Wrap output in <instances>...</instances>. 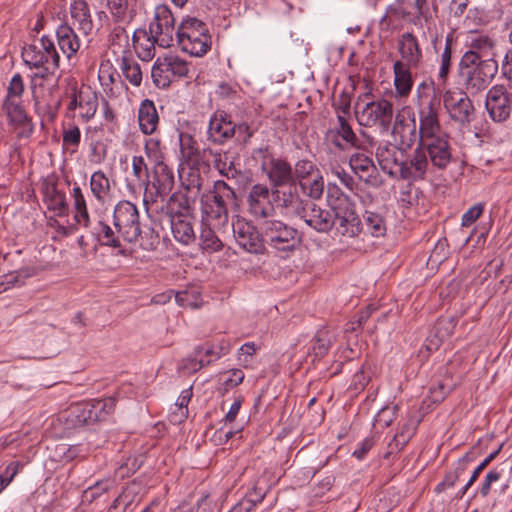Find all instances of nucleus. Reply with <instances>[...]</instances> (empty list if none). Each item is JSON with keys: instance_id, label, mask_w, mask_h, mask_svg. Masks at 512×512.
I'll return each mask as SVG.
<instances>
[{"instance_id": "obj_1", "label": "nucleus", "mask_w": 512, "mask_h": 512, "mask_svg": "<svg viewBox=\"0 0 512 512\" xmlns=\"http://www.w3.org/2000/svg\"><path fill=\"white\" fill-rule=\"evenodd\" d=\"M354 114L360 126L387 132L392 123L394 106L391 101L366 92L358 96Z\"/></svg>"}, {"instance_id": "obj_2", "label": "nucleus", "mask_w": 512, "mask_h": 512, "mask_svg": "<svg viewBox=\"0 0 512 512\" xmlns=\"http://www.w3.org/2000/svg\"><path fill=\"white\" fill-rule=\"evenodd\" d=\"M499 70L496 59L471 61L460 58L457 66V77L463 91L476 96L489 88Z\"/></svg>"}, {"instance_id": "obj_3", "label": "nucleus", "mask_w": 512, "mask_h": 512, "mask_svg": "<svg viewBox=\"0 0 512 512\" xmlns=\"http://www.w3.org/2000/svg\"><path fill=\"white\" fill-rule=\"evenodd\" d=\"M236 194L225 181L217 180L213 188L201 196V211L203 218L216 228L225 227L228 224V204L234 201Z\"/></svg>"}, {"instance_id": "obj_4", "label": "nucleus", "mask_w": 512, "mask_h": 512, "mask_svg": "<svg viewBox=\"0 0 512 512\" xmlns=\"http://www.w3.org/2000/svg\"><path fill=\"white\" fill-rule=\"evenodd\" d=\"M176 40L183 52L195 57L205 55L212 45L208 25L196 17L182 20L176 31Z\"/></svg>"}, {"instance_id": "obj_5", "label": "nucleus", "mask_w": 512, "mask_h": 512, "mask_svg": "<svg viewBox=\"0 0 512 512\" xmlns=\"http://www.w3.org/2000/svg\"><path fill=\"white\" fill-rule=\"evenodd\" d=\"M415 106L419 118V128L416 127V119L413 115L408 146L417 139L444 132L439 119L441 100L437 94H432V97H421L420 100L415 101Z\"/></svg>"}, {"instance_id": "obj_6", "label": "nucleus", "mask_w": 512, "mask_h": 512, "mask_svg": "<svg viewBox=\"0 0 512 512\" xmlns=\"http://www.w3.org/2000/svg\"><path fill=\"white\" fill-rule=\"evenodd\" d=\"M30 69L36 71L29 75V88L32 94L35 111L39 116H42L46 121L53 122L60 107V100L54 102H45L43 97L39 94L45 83L51 81L59 69L60 65L56 64H43V65H27Z\"/></svg>"}, {"instance_id": "obj_7", "label": "nucleus", "mask_w": 512, "mask_h": 512, "mask_svg": "<svg viewBox=\"0 0 512 512\" xmlns=\"http://www.w3.org/2000/svg\"><path fill=\"white\" fill-rule=\"evenodd\" d=\"M259 229L263 233L265 244L280 252L293 251L301 242L298 230L281 220H263Z\"/></svg>"}, {"instance_id": "obj_8", "label": "nucleus", "mask_w": 512, "mask_h": 512, "mask_svg": "<svg viewBox=\"0 0 512 512\" xmlns=\"http://www.w3.org/2000/svg\"><path fill=\"white\" fill-rule=\"evenodd\" d=\"M116 403L115 397L91 399L72 405L69 412L75 426L92 425L106 421L114 412Z\"/></svg>"}, {"instance_id": "obj_9", "label": "nucleus", "mask_w": 512, "mask_h": 512, "mask_svg": "<svg viewBox=\"0 0 512 512\" xmlns=\"http://www.w3.org/2000/svg\"><path fill=\"white\" fill-rule=\"evenodd\" d=\"M391 161L398 166L399 173L402 179L405 180H423L426 173L431 167V163L424 151L420 141L413 153L405 160L400 159L397 155L403 154L402 150H397L395 147L386 149Z\"/></svg>"}, {"instance_id": "obj_10", "label": "nucleus", "mask_w": 512, "mask_h": 512, "mask_svg": "<svg viewBox=\"0 0 512 512\" xmlns=\"http://www.w3.org/2000/svg\"><path fill=\"white\" fill-rule=\"evenodd\" d=\"M113 226L122 239L134 243L141 235L139 211L130 201H119L113 211Z\"/></svg>"}, {"instance_id": "obj_11", "label": "nucleus", "mask_w": 512, "mask_h": 512, "mask_svg": "<svg viewBox=\"0 0 512 512\" xmlns=\"http://www.w3.org/2000/svg\"><path fill=\"white\" fill-rule=\"evenodd\" d=\"M485 109L493 122H506L512 114V85L500 83L491 86L486 92Z\"/></svg>"}, {"instance_id": "obj_12", "label": "nucleus", "mask_w": 512, "mask_h": 512, "mask_svg": "<svg viewBox=\"0 0 512 512\" xmlns=\"http://www.w3.org/2000/svg\"><path fill=\"white\" fill-rule=\"evenodd\" d=\"M471 94L463 90L448 89L443 94V104L451 120L467 127L476 118V109Z\"/></svg>"}, {"instance_id": "obj_13", "label": "nucleus", "mask_w": 512, "mask_h": 512, "mask_svg": "<svg viewBox=\"0 0 512 512\" xmlns=\"http://www.w3.org/2000/svg\"><path fill=\"white\" fill-rule=\"evenodd\" d=\"M0 115L6 118L8 127L18 139L29 138L32 135L34 124L22 100H2Z\"/></svg>"}, {"instance_id": "obj_14", "label": "nucleus", "mask_w": 512, "mask_h": 512, "mask_svg": "<svg viewBox=\"0 0 512 512\" xmlns=\"http://www.w3.org/2000/svg\"><path fill=\"white\" fill-rule=\"evenodd\" d=\"M371 146V142H365L364 149H354L355 152L349 157V166L353 173L363 181L366 185L372 187H380L383 184L378 169L373 161L372 152L369 151L368 147Z\"/></svg>"}, {"instance_id": "obj_15", "label": "nucleus", "mask_w": 512, "mask_h": 512, "mask_svg": "<svg viewBox=\"0 0 512 512\" xmlns=\"http://www.w3.org/2000/svg\"><path fill=\"white\" fill-rule=\"evenodd\" d=\"M426 155L431 163V167L444 170L452 160V148L449 142V135L441 132L429 135L420 139Z\"/></svg>"}, {"instance_id": "obj_16", "label": "nucleus", "mask_w": 512, "mask_h": 512, "mask_svg": "<svg viewBox=\"0 0 512 512\" xmlns=\"http://www.w3.org/2000/svg\"><path fill=\"white\" fill-rule=\"evenodd\" d=\"M21 55L25 65H60V55L56 49L55 42L48 35H43L40 39L24 46Z\"/></svg>"}, {"instance_id": "obj_17", "label": "nucleus", "mask_w": 512, "mask_h": 512, "mask_svg": "<svg viewBox=\"0 0 512 512\" xmlns=\"http://www.w3.org/2000/svg\"><path fill=\"white\" fill-rule=\"evenodd\" d=\"M232 230L237 244L252 254H264L266 251L262 231L244 218L237 217L232 222Z\"/></svg>"}, {"instance_id": "obj_18", "label": "nucleus", "mask_w": 512, "mask_h": 512, "mask_svg": "<svg viewBox=\"0 0 512 512\" xmlns=\"http://www.w3.org/2000/svg\"><path fill=\"white\" fill-rule=\"evenodd\" d=\"M151 35L156 37L158 45L162 48H169L174 41L175 32V19L170 8L161 4L156 6L154 12V19L149 25Z\"/></svg>"}, {"instance_id": "obj_19", "label": "nucleus", "mask_w": 512, "mask_h": 512, "mask_svg": "<svg viewBox=\"0 0 512 512\" xmlns=\"http://www.w3.org/2000/svg\"><path fill=\"white\" fill-rule=\"evenodd\" d=\"M325 139L340 151L350 149L365 150L366 141L356 135L349 120L345 119L344 116H337V124L328 129L325 133Z\"/></svg>"}, {"instance_id": "obj_20", "label": "nucleus", "mask_w": 512, "mask_h": 512, "mask_svg": "<svg viewBox=\"0 0 512 512\" xmlns=\"http://www.w3.org/2000/svg\"><path fill=\"white\" fill-rule=\"evenodd\" d=\"M298 217L319 233H327L335 226L334 210L322 208L312 201L305 202Z\"/></svg>"}, {"instance_id": "obj_21", "label": "nucleus", "mask_w": 512, "mask_h": 512, "mask_svg": "<svg viewBox=\"0 0 512 512\" xmlns=\"http://www.w3.org/2000/svg\"><path fill=\"white\" fill-rule=\"evenodd\" d=\"M271 189L264 184H255L247 196L249 213L256 219H269L275 213L274 202L270 200Z\"/></svg>"}, {"instance_id": "obj_22", "label": "nucleus", "mask_w": 512, "mask_h": 512, "mask_svg": "<svg viewBox=\"0 0 512 512\" xmlns=\"http://www.w3.org/2000/svg\"><path fill=\"white\" fill-rule=\"evenodd\" d=\"M47 209L59 217L67 216L69 206L64 191L58 188V179L54 175L47 176L41 182L40 188Z\"/></svg>"}, {"instance_id": "obj_23", "label": "nucleus", "mask_w": 512, "mask_h": 512, "mask_svg": "<svg viewBox=\"0 0 512 512\" xmlns=\"http://www.w3.org/2000/svg\"><path fill=\"white\" fill-rule=\"evenodd\" d=\"M98 105L97 93L87 87L80 90L73 89L67 109L68 111L78 110L80 120L87 123L95 116Z\"/></svg>"}, {"instance_id": "obj_24", "label": "nucleus", "mask_w": 512, "mask_h": 512, "mask_svg": "<svg viewBox=\"0 0 512 512\" xmlns=\"http://www.w3.org/2000/svg\"><path fill=\"white\" fill-rule=\"evenodd\" d=\"M236 134V124L231 116L223 110H216L210 117L207 136L214 144L222 145Z\"/></svg>"}, {"instance_id": "obj_25", "label": "nucleus", "mask_w": 512, "mask_h": 512, "mask_svg": "<svg viewBox=\"0 0 512 512\" xmlns=\"http://www.w3.org/2000/svg\"><path fill=\"white\" fill-rule=\"evenodd\" d=\"M174 184L175 176L172 167L165 161L153 164L151 179L148 181V185L154 189V192H150L151 201L155 202L157 197L167 196Z\"/></svg>"}, {"instance_id": "obj_26", "label": "nucleus", "mask_w": 512, "mask_h": 512, "mask_svg": "<svg viewBox=\"0 0 512 512\" xmlns=\"http://www.w3.org/2000/svg\"><path fill=\"white\" fill-rule=\"evenodd\" d=\"M496 39L486 34L476 35L469 42V49L463 53L461 58L471 61H486L496 57Z\"/></svg>"}, {"instance_id": "obj_27", "label": "nucleus", "mask_w": 512, "mask_h": 512, "mask_svg": "<svg viewBox=\"0 0 512 512\" xmlns=\"http://www.w3.org/2000/svg\"><path fill=\"white\" fill-rule=\"evenodd\" d=\"M398 51L402 63L417 68L423 59V52L417 37L412 32L403 33L398 40Z\"/></svg>"}, {"instance_id": "obj_28", "label": "nucleus", "mask_w": 512, "mask_h": 512, "mask_svg": "<svg viewBox=\"0 0 512 512\" xmlns=\"http://www.w3.org/2000/svg\"><path fill=\"white\" fill-rule=\"evenodd\" d=\"M71 25L76 27L83 35L92 33L94 23L90 6L85 0H72L69 5Z\"/></svg>"}, {"instance_id": "obj_29", "label": "nucleus", "mask_w": 512, "mask_h": 512, "mask_svg": "<svg viewBox=\"0 0 512 512\" xmlns=\"http://www.w3.org/2000/svg\"><path fill=\"white\" fill-rule=\"evenodd\" d=\"M335 225L338 232L346 237H356L363 231L362 222L355 210L349 207L334 210Z\"/></svg>"}, {"instance_id": "obj_30", "label": "nucleus", "mask_w": 512, "mask_h": 512, "mask_svg": "<svg viewBox=\"0 0 512 512\" xmlns=\"http://www.w3.org/2000/svg\"><path fill=\"white\" fill-rule=\"evenodd\" d=\"M271 196L277 207L293 211L297 216L299 210L305 206L306 202L300 199L295 183L277 189H271Z\"/></svg>"}, {"instance_id": "obj_31", "label": "nucleus", "mask_w": 512, "mask_h": 512, "mask_svg": "<svg viewBox=\"0 0 512 512\" xmlns=\"http://www.w3.org/2000/svg\"><path fill=\"white\" fill-rule=\"evenodd\" d=\"M267 177L271 184V189L287 186L295 183L291 165L283 159L272 158L267 167Z\"/></svg>"}, {"instance_id": "obj_32", "label": "nucleus", "mask_w": 512, "mask_h": 512, "mask_svg": "<svg viewBox=\"0 0 512 512\" xmlns=\"http://www.w3.org/2000/svg\"><path fill=\"white\" fill-rule=\"evenodd\" d=\"M192 216L184 214H170L171 231L174 239L185 246L196 241V234L193 228Z\"/></svg>"}, {"instance_id": "obj_33", "label": "nucleus", "mask_w": 512, "mask_h": 512, "mask_svg": "<svg viewBox=\"0 0 512 512\" xmlns=\"http://www.w3.org/2000/svg\"><path fill=\"white\" fill-rule=\"evenodd\" d=\"M98 79L107 97L116 98L119 96L124 84L109 61L100 64Z\"/></svg>"}, {"instance_id": "obj_34", "label": "nucleus", "mask_w": 512, "mask_h": 512, "mask_svg": "<svg viewBox=\"0 0 512 512\" xmlns=\"http://www.w3.org/2000/svg\"><path fill=\"white\" fill-rule=\"evenodd\" d=\"M56 39L59 49L68 59L75 56L81 47V39L67 22L57 27Z\"/></svg>"}, {"instance_id": "obj_35", "label": "nucleus", "mask_w": 512, "mask_h": 512, "mask_svg": "<svg viewBox=\"0 0 512 512\" xmlns=\"http://www.w3.org/2000/svg\"><path fill=\"white\" fill-rule=\"evenodd\" d=\"M137 120L139 129L144 135L149 136L156 132L160 118L152 100L144 99L140 102Z\"/></svg>"}, {"instance_id": "obj_36", "label": "nucleus", "mask_w": 512, "mask_h": 512, "mask_svg": "<svg viewBox=\"0 0 512 512\" xmlns=\"http://www.w3.org/2000/svg\"><path fill=\"white\" fill-rule=\"evenodd\" d=\"M412 66H407L402 61H395L393 64L394 88L396 96L399 98H407L413 88L414 80L412 77Z\"/></svg>"}, {"instance_id": "obj_37", "label": "nucleus", "mask_w": 512, "mask_h": 512, "mask_svg": "<svg viewBox=\"0 0 512 512\" xmlns=\"http://www.w3.org/2000/svg\"><path fill=\"white\" fill-rule=\"evenodd\" d=\"M151 34L146 29H137L132 35L135 52L142 61L148 62L155 56V45H158V41H155L156 37Z\"/></svg>"}, {"instance_id": "obj_38", "label": "nucleus", "mask_w": 512, "mask_h": 512, "mask_svg": "<svg viewBox=\"0 0 512 512\" xmlns=\"http://www.w3.org/2000/svg\"><path fill=\"white\" fill-rule=\"evenodd\" d=\"M72 206H73V220L76 225L88 228L91 224L90 214L88 211L86 197L77 184L73 186L71 191Z\"/></svg>"}, {"instance_id": "obj_39", "label": "nucleus", "mask_w": 512, "mask_h": 512, "mask_svg": "<svg viewBox=\"0 0 512 512\" xmlns=\"http://www.w3.org/2000/svg\"><path fill=\"white\" fill-rule=\"evenodd\" d=\"M456 44L453 33H449L445 37V45L443 51L438 57V73L437 80L439 84L446 85L452 68L453 47Z\"/></svg>"}, {"instance_id": "obj_40", "label": "nucleus", "mask_w": 512, "mask_h": 512, "mask_svg": "<svg viewBox=\"0 0 512 512\" xmlns=\"http://www.w3.org/2000/svg\"><path fill=\"white\" fill-rule=\"evenodd\" d=\"M117 486L115 477H105L88 486L81 495L83 504H92Z\"/></svg>"}, {"instance_id": "obj_41", "label": "nucleus", "mask_w": 512, "mask_h": 512, "mask_svg": "<svg viewBox=\"0 0 512 512\" xmlns=\"http://www.w3.org/2000/svg\"><path fill=\"white\" fill-rule=\"evenodd\" d=\"M89 187L93 197L100 204H103L111 193L110 180L102 170H97L92 173Z\"/></svg>"}, {"instance_id": "obj_42", "label": "nucleus", "mask_w": 512, "mask_h": 512, "mask_svg": "<svg viewBox=\"0 0 512 512\" xmlns=\"http://www.w3.org/2000/svg\"><path fill=\"white\" fill-rule=\"evenodd\" d=\"M333 336L328 330L322 329L317 331L313 339L311 340V347L309 357L312 358V362L320 360L327 355L333 344Z\"/></svg>"}, {"instance_id": "obj_43", "label": "nucleus", "mask_w": 512, "mask_h": 512, "mask_svg": "<svg viewBox=\"0 0 512 512\" xmlns=\"http://www.w3.org/2000/svg\"><path fill=\"white\" fill-rule=\"evenodd\" d=\"M363 231L374 237L384 236L387 231V223L382 213L366 210L363 214Z\"/></svg>"}, {"instance_id": "obj_44", "label": "nucleus", "mask_w": 512, "mask_h": 512, "mask_svg": "<svg viewBox=\"0 0 512 512\" xmlns=\"http://www.w3.org/2000/svg\"><path fill=\"white\" fill-rule=\"evenodd\" d=\"M218 229L219 228L213 226V223L209 224L203 218L202 229L200 232V246L203 250L209 253L218 252L222 250L223 243L216 234V230Z\"/></svg>"}, {"instance_id": "obj_45", "label": "nucleus", "mask_w": 512, "mask_h": 512, "mask_svg": "<svg viewBox=\"0 0 512 512\" xmlns=\"http://www.w3.org/2000/svg\"><path fill=\"white\" fill-rule=\"evenodd\" d=\"M198 194L193 193L191 191L185 192H174L170 198L169 203L173 207L176 206V210L171 212V214H186L192 216L194 211V204Z\"/></svg>"}, {"instance_id": "obj_46", "label": "nucleus", "mask_w": 512, "mask_h": 512, "mask_svg": "<svg viewBox=\"0 0 512 512\" xmlns=\"http://www.w3.org/2000/svg\"><path fill=\"white\" fill-rule=\"evenodd\" d=\"M475 458L473 451H468L460 457L455 462L453 469L444 475L443 479L445 484H447L449 488H453L462 475L467 471L469 464L475 461Z\"/></svg>"}, {"instance_id": "obj_47", "label": "nucleus", "mask_w": 512, "mask_h": 512, "mask_svg": "<svg viewBox=\"0 0 512 512\" xmlns=\"http://www.w3.org/2000/svg\"><path fill=\"white\" fill-rule=\"evenodd\" d=\"M181 186L185 191H191L199 195L203 186V177L198 167L190 166L179 174Z\"/></svg>"}, {"instance_id": "obj_48", "label": "nucleus", "mask_w": 512, "mask_h": 512, "mask_svg": "<svg viewBox=\"0 0 512 512\" xmlns=\"http://www.w3.org/2000/svg\"><path fill=\"white\" fill-rule=\"evenodd\" d=\"M151 77L158 88L164 89L170 86L172 78L165 57L157 58L151 70Z\"/></svg>"}, {"instance_id": "obj_49", "label": "nucleus", "mask_w": 512, "mask_h": 512, "mask_svg": "<svg viewBox=\"0 0 512 512\" xmlns=\"http://www.w3.org/2000/svg\"><path fill=\"white\" fill-rule=\"evenodd\" d=\"M501 448H502V446H500L495 451L491 452L489 455H487L482 460V462L473 470V472H472L470 478L468 479V481L466 482V484L456 492L454 499L461 500L465 496V494L468 492V490L471 488V486L475 483V481L478 479V477L483 472V470L497 457V455L501 451Z\"/></svg>"}, {"instance_id": "obj_50", "label": "nucleus", "mask_w": 512, "mask_h": 512, "mask_svg": "<svg viewBox=\"0 0 512 512\" xmlns=\"http://www.w3.org/2000/svg\"><path fill=\"white\" fill-rule=\"evenodd\" d=\"M120 69L124 77L133 85L140 86L142 82V71L140 65L130 57L122 56Z\"/></svg>"}, {"instance_id": "obj_51", "label": "nucleus", "mask_w": 512, "mask_h": 512, "mask_svg": "<svg viewBox=\"0 0 512 512\" xmlns=\"http://www.w3.org/2000/svg\"><path fill=\"white\" fill-rule=\"evenodd\" d=\"M321 174L319 168L312 161L307 159L298 160L293 171L296 185L308 178H313Z\"/></svg>"}, {"instance_id": "obj_52", "label": "nucleus", "mask_w": 512, "mask_h": 512, "mask_svg": "<svg viewBox=\"0 0 512 512\" xmlns=\"http://www.w3.org/2000/svg\"><path fill=\"white\" fill-rule=\"evenodd\" d=\"M98 236V240L105 246H110L113 248H121L122 237L117 233L116 230H113L108 224L104 222L98 223V229L96 231Z\"/></svg>"}, {"instance_id": "obj_53", "label": "nucleus", "mask_w": 512, "mask_h": 512, "mask_svg": "<svg viewBox=\"0 0 512 512\" xmlns=\"http://www.w3.org/2000/svg\"><path fill=\"white\" fill-rule=\"evenodd\" d=\"M107 9L115 23L130 22L133 18L128 14V0H107Z\"/></svg>"}, {"instance_id": "obj_54", "label": "nucleus", "mask_w": 512, "mask_h": 512, "mask_svg": "<svg viewBox=\"0 0 512 512\" xmlns=\"http://www.w3.org/2000/svg\"><path fill=\"white\" fill-rule=\"evenodd\" d=\"M298 185L303 194L313 200H318L323 195L324 179L322 174L313 178H308L305 181L298 183Z\"/></svg>"}, {"instance_id": "obj_55", "label": "nucleus", "mask_w": 512, "mask_h": 512, "mask_svg": "<svg viewBox=\"0 0 512 512\" xmlns=\"http://www.w3.org/2000/svg\"><path fill=\"white\" fill-rule=\"evenodd\" d=\"M176 302L184 308H199L202 305V297L195 287L179 291L175 294Z\"/></svg>"}, {"instance_id": "obj_56", "label": "nucleus", "mask_w": 512, "mask_h": 512, "mask_svg": "<svg viewBox=\"0 0 512 512\" xmlns=\"http://www.w3.org/2000/svg\"><path fill=\"white\" fill-rule=\"evenodd\" d=\"M169 67L172 80L174 78L188 77L190 64L178 55L164 56Z\"/></svg>"}, {"instance_id": "obj_57", "label": "nucleus", "mask_w": 512, "mask_h": 512, "mask_svg": "<svg viewBox=\"0 0 512 512\" xmlns=\"http://www.w3.org/2000/svg\"><path fill=\"white\" fill-rule=\"evenodd\" d=\"M227 157L223 158L221 153L214 154L213 165L218 172L227 179H235L241 175V171L235 167V164L226 161Z\"/></svg>"}, {"instance_id": "obj_58", "label": "nucleus", "mask_w": 512, "mask_h": 512, "mask_svg": "<svg viewBox=\"0 0 512 512\" xmlns=\"http://www.w3.org/2000/svg\"><path fill=\"white\" fill-rule=\"evenodd\" d=\"M24 92V79L20 73H15L7 85L6 95L3 100H21Z\"/></svg>"}, {"instance_id": "obj_59", "label": "nucleus", "mask_w": 512, "mask_h": 512, "mask_svg": "<svg viewBox=\"0 0 512 512\" xmlns=\"http://www.w3.org/2000/svg\"><path fill=\"white\" fill-rule=\"evenodd\" d=\"M212 362L213 359H205L201 356V349H195L191 356L183 360L181 368L188 373H195Z\"/></svg>"}, {"instance_id": "obj_60", "label": "nucleus", "mask_w": 512, "mask_h": 512, "mask_svg": "<svg viewBox=\"0 0 512 512\" xmlns=\"http://www.w3.org/2000/svg\"><path fill=\"white\" fill-rule=\"evenodd\" d=\"M144 152L147 158L156 164L164 161V153L161 147V140L158 138H147L144 142Z\"/></svg>"}, {"instance_id": "obj_61", "label": "nucleus", "mask_w": 512, "mask_h": 512, "mask_svg": "<svg viewBox=\"0 0 512 512\" xmlns=\"http://www.w3.org/2000/svg\"><path fill=\"white\" fill-rule=\"evenodd\" d=\"M36 274V268L34 267H26L22 268L14 273H11L6 276V282L0 284V293L3 290H6L8 287L14 286L19 283H23L24 279L32 277Z\"/></svg>"}, {"instance_id": "obj_62", "label": "nucleus", "mask_w": 512, "mask_h": 512, "mask_svg": "<svg viewBox=\"0 0 512 512\" xmlns=\"http://www.w3.org/2000/svg\"><path fill=\"white\" fill-rule=\"evenodd\" d=\"M63 146L72 148L75 152L81 142V131L75 124H69L67 128L63 129L62 133Z\"/></svg>"}, {"instance_id": "obj_63", "label": "nucleus", "mask_w": 512, "mask_h": 512, "mask_svg": "<svg viewBox=\"0 0 512 512\" xmlns=\"http://www.w3.org/2000/svg\"><path fill=\"white\" fill-rule=\"evenodd\" d=\"M502 474L503 469L500 467H494L488 471L478 490V493L481 495V497L486 498L490 494L492 485L500 480Z\"/></svg>"}, {"instance_id": "obj_64", "label": "nucleus", "mask_w": 512, "mask_h": 512, "mask_svg": "<svg viewBox=\"0 0 512 512\" xmlns=\"http://www.w3.org/2000/svg\"><path fill=\"white\" fill-rule=\"evenodd\" d=\"M508 47L501 59L499 64L501 77L505 80V83L512 85V43Z\"/></svg>"}]
</instances>
